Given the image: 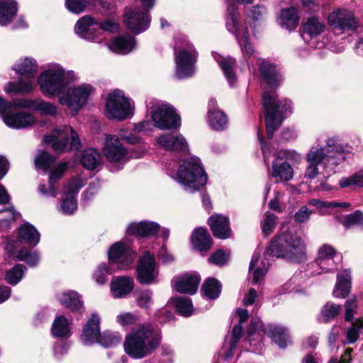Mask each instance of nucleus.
I'll list each match as a JSON object with an SVG mask.
<instances>
[{
  "label": "nucleus",
  "mask_w": 363,
  "mask_h": 363,
  "mask_svg": "<svg viewBox=\"0 0 363 363\" xmlns=\"http://www.w3.org/2000/svg\"><path fill=\"white\" fill-rule=\"evenodd\" d=\"M351 277L348 270H344L337 276V282L333 294L335 297L345 298L350 291Z\"/></svg>",
  "instance_id": "nucleus-33"
},
{
  "label": "nucleus",
  "mask_w": 363,
  "mask_h": 363,
  "mask_svg": "<svg viewBox=\"0 0 363 363\" xmlns=\"http://www.w3.org/2000/svg\"><path fill=\"white\" fill-rule=\"evenodd\" d=\"M122 340V337L118 333L104 332L100 335L99 343L104 347H113Z\"/></svg>",
  "instance_id": "nucleus-50"
},
{
  "label": "nucleus",
  "mask_w": 363,
  "mask_h": 363,
  "mask_svg": "<svg viewBox=\"0 0 363 363\" xmlns=\"http://www.w3.org/2000/svg\"><path fill=\"white\" fill-rule=\"evenodd\" d=\"M242 324H238L234 326L233 330L232 338L229 344V352L225 354V357L226 359L230 358L233 354V350L235 349L237 343L242 335Z\"/></svg>",
  "instance_id": "nucleus-53"
},
{
  "label": "nucleus",
  "mask_w": 363,
  "mask_h": 363,
  "mask_svg": "<svg viewBox=\"0 0 363 363\" xmlns=\"http://www.w3.org/2000/svg\"><path fill=\"white\" fill-rule=\"evenodd\" d=\"M17 259L26 261L28 265L34 267L39 261V255L37 252H31L26 249H22L18 252Z\"/></svg>",
  "instance_id": "nucleus-52"
},
{
  "label": "nucleus",
  "mask_w": 363,
  "mask_h": 363,
  "mask_svg": "<svg viewBox=\"0 0 363 363\" xmlns=\"http://www.w3.org/2000/svg\"><path fill=\"white\" fill-rule=\"evenodd\" d=\"M67 168L66 162L60 163L53 170L51 171L49 177L50 182L54 184L57 182L62 177L65 171Z\"/></svg>",
  "instance_id": "nucleus-62"
},
{
  "label": "nucleus",
  "mask_w": 363,
  "mask_h": 363,
  "mask_svg": "<svg viewBox=\"0 0 363 363\" xmlns=\"http://www.w3.org/2000/svg\"><path fill=\"white\" fill-rule=\"evenodd\" d=\"M328 24L339 30H353L357 23L352 12L346 9H337L328 16Z\"/></svg>",
  "instance_id": "nucleus-18"
},
{
  "label": "nucleus",
  "mask_w": 363,
  "mask_h": 363,
  "mask_svg": "<svg viewBox=\"0 0 363 363\" xmlns=\"http://www.w3.org/2000/svg\"><path fill=\"white\" fill-rule=\"evenodd\" d=\"M346 146L338 143L335 138H329L325 145H320L318 140L315 144L311 147L306 155L307 166L305 177L315 179L319 174H323L329 177L335 172V169L344 160Z\"/></svg>",
  "instance_id": "nucleus-1"
},
{
  "label": "nucleus",
  "mask_w": 363,
  "mask_h": 363,
  "mask_svg": "<svg viewBox=\"0 0 363 363\" xmlns=\"http://www.w3.org/2000/svg\"><path fill=\"white\" fill-rule=\"evenodd\" d=\"M264 333L270 337L281 347H285L289 341L286 328L277 325H269L264 329Z\"/></svg>",
  "instance_id": "nucleus-34"
},
{
  "label": "nucleus",
  "mask_w": 363,
  "mask_h": 363,
  "mask_svg": "<svg viewBox=\"0 0 363 363\" xmlns=\"http://www.w3.org/2000/svg\"><path fill=\"white\" fill-rule=\"evenodd\" d=\"M267 13V9L264 6H257L252 7L247 13L248 18L256 21L262 19Z\"/></svg>",
  "instance_id": "nucleus-64"
},
{
  "label": "nucleus",
  "mask_w": 363,
  "mask_h": 363,
  "mask_svg": "<svg viewBox=\"0 0 363 363\" xmlns=\"http://www.w3.org/2000/svg\"><path fill=\"white\" fill-rule=\"evenodd\" d=\"M162 335L159 330L150 325H142L133 328L126 335L125 352L131 357L143 358L151 354L160 345Z\"/></svg>",
  "instance_id": "nucleus-2"
},
{
  "label": "nucleus",
  "mask_w": 363,
  "mask_h": 363,
  "mask_svg": "<svg viewBox=\"0 0 363 363\" xmlns=\"http://www.w3.org/2000/svg\"><path fill=\"white\" fill-rule=\"evenodd\" d=\"M259 69L263 79L270 87H277L279 85L282 77L274 65L267 62H262Z\"/></svg>",
  "instance_id": "nucleus-30"
},
{
  "label": "nucleus",
  "mask_w": 363,
  "mask_h": 363,
  "mask_svg": "<svg viewBox=\"0 0 363 363\" xmlns=\"http://www.w3.org/2000/svg\"><path fill=\"white\" fill-rule=\"evenodd\" d=\"M336 254L335 249L329 245H323L318 252L315 264L322 269L316 274L321 272H328L335 267L334 257Z\"/></svg>",
  "instance_id": "nucleus-25"
},
{
  "label": "nucleus",
  "mask_w": 363,
  "mask_h": 363,
  "mask_svg": "<svg viewBox=\"0 0 363 363\" xmlns=\"http://www.w3.org/2000/svg\"><path fill=\"white\" fill-rule=\"evenodd\" d=\"M157 275L154 256L146 252L137 267V279L141 284H150L155 281Z\"/></svg>",
  "instance_id": "nucleus-16"
},
{
  "label": "nucleus",
  "mask_w": 363,
  "mask_h": 363,
  "mask_svg": "<svg viewBox=\"0 0 363 363\" xmlns=\"http://www.w3.org/2000/svg\"><path fill=\"white\" fill-rule=\"evenodd\" d=\"M116 322L122 326H128L135 324L139 321V317L132 313H121L116 318Z\"/></svg>",
  "instance_id": "nucleus-56"
},
{
  "label": "nucleus",
  "mask_w": 363,
  "mask_h": 363,
  "mask_svg": "<svg viewBox=\"0 0 363 363\" xmlns=\"http://www.w3.org/2000/svg\"><path fill=\"white\" fill-rule=\"evenodd\" d=\"M341 311V306L332 302H328L323 306L319 318L322 322H330L334 320L340 314Z\"/></svg>",
  "instance_id": "nucleus-43"
},
{
  "label": "nucleus",
  "mask_w": 363,
  "mask_h": 363,
  "mask_svg": "<svg viewBox=\"0 0 363 363\" xmlns=\"http://www.w3.org/2000/svg\"><path fill=\"white\" fill-rule=\"evenodd\" d=\"M196 52L194 46L186 43L183 48L175 50L176 75L178 78H186L193 75L195 71Z\"/></svg>",
  "instance_id": "nucleus-10"
},
{
  "label": "nucleus",
  "mask_w": 363,
  "mask_h": 363,
  "mask_svg": "<svg viewBox=\"0 0 363 363\" xmlns=\"http://www.w3.org/2000/svg\"><path fill=\"white\" fill-rule=\"evenodd\" d=\"M76 79L74 72H66L60 65L54 64L41 73L38 82L41 92L51 97L60 95Z\"/></svg>",
  "instance_id": "nucleus-4"
},
{
  "label": "nucleus",
  "mask_w": 363,
  "mask_h": 363,
  "mask_svg": "<svg viewBox=\"0 0 363 363\" xmlns=\"http://www.w3.org/2000/svg\"><path fill=\"white\" fill-rule=\"evenodd\" d=\"M109 264H116L121 269H127L135 258V253L121 242L114 243L108 251Z\"/></svg>",
  "instance_id": "nucleus-14"
},
{
  "label": "nucleus",
  "mask_w": 363,
  "mask_h": 363,
  "mask_svg": "<svg viewBox=\"0 0 363 363\" xmlns=\"http://www.w3.org/2000/svg\"><path fill=\"white\" fill-rule=\"evenodd\" d=\"M40 235L35 228L28 223L23 224L18 228V239L31 246H35L40 241Z\"/></svg>",
  "instance_id": "nucleus-35"
},
{
  "label": "nucleus",
  "mask_w": 363,
  "mask_h": 363,
  "mask_svg": "<svg viewBox=\"0 0 363 363\" xmlns=\"http://www.w3.org/2000/svg\"><path fill=\"white\" fill-rule=\"evenodd\" d=\"M152 301V291L151 290H145L140 291L136 298L137 304L142 308L147 309Z\"/></svg>",
  "instance_id": "nucleus-57"
},
{
  "label": "nucleus",
  "mask_w": 363,
  "mask_h": 363,
  "mask_svg": "<svg viewBox=\"0 0 363 363\" xmlns=\"http://www.w3.org/2000/svg\"><path fill=\"white\" fill-rule=\"evenodd\" d=\"M345 320L352 321L354 318V315L357 310V303L356 297L354 296L347 299L345 303Z\"/></svg>",
  "instance_id": "nucleus-60"
},
{
  "label": "nucleus",
  "mask_w": 363,
  "mask_h": 363,
  "mask_svg": "<svg viewBox=\"0 0 363 363\" xmlns=\"http://www.w3.org/2000/svg\"><path fill=\"white\" fill-rule=\"evenodd\" d=\"M134 288V281L130 277H116L111 282V290L115 298H121L129 294Z\"/></svg>",
  "instance_id": "nucleus-27"
},
{
  "label": "nucleus",
  "mask_w": 363,
  "mask_h": 363,
  "mask_svg": "<svg viewBox=\"0 0 363 363\" xmlns=\"http://www.w3.org/2000/svg\"><path fill=\"white\" fill-rule=\"evenodd\" d=\"M105 113L108 118L123 121L133 114V106L121 91L115 90L108 94Z\"/></svg>",
  "instance_id": "nucleus-9"
},
{
  "label": "nucleus",
  "mask_w": 363,
  "mask_h": 363,
  "mask_svg": "<svg viewBox=\"0 0 363 363\" xmlns=\"http://www.w3.org/2000/svg\"><path fill=\"white\" fill-rule=\"evenodd\" d=\"M264 109L267 135L269 139L273 136L274 131L281 125L284 113L291 107V101L277 100L275 91H265L262 96Z\"/></svg>",
  "instance_id": "nucleus-6"
},
{
  "label": "nucleus",
  "mask_w": 363,
  "mask_h": 363,
  "mask_svg": "<svg viewBox=\"0 0 363 363\" xmlns=\"http://www.w3.org/2000/svg\"><path fill=\"white\" fill-rule=\"evenodd\" d=\"M100 318L96 313H92L84 326L81 339L84 345H90L99 342L100 337Z\"/></svg>",
  "instance_id": "nucleus-21"
},
{
  "label": "nucleus",
  "mask_w": 363,
  "mask_h": 363,
  "mask_svg": "<svg viewBox=\"0 0 363 363\" xmlns=\"http://www.w3.org/2000/svg\"><path fill=\"white\" fill-rule=\"evenodd\" d=\"M174 178L189 192L199 190L207 182V175L201 166L199 160L196 158L180 164Z\"/></svg>",
  "instance_id": "nucleus-7"
},
{
  "label": "nucleus",
  "mask_w": 363,
  "mask_h": 363,
  "mask_svg": "<svg viewBox=\"0 0 363 363\" xmlns=\"http://www.w3.org/2000/svg\"><path fill=\"white\" fill-rule=\"evenodd\" d=\"M300 16L294 7L282 9L280 15V24L288 30L295 29L299 23Z\"/></svg>",
  "instance_id": "nucleus-38"
},
{
  "label": "nucleus",
  "mask_w": 363,
  "mask_h": 363,
  "mask_svg": "<svg viewBox=\"0 0 363 363\" xmlns=\"http://www.w3.org/2000/svg\"><path fill=\"white\" fill-rule=\"evenodd\" d=\"M157 145L169 151L186 153L188 152V143L181 134H162L157 139Z\"/></svg>",
  "instance_id": "nucleus-19"
},
{
  "label": "nucleus",
  "mask_w": 363,
  "mask_h": 363,
  "mask_svg": "<svg viewBox=\"0 0 363 363\" xmlns=\"http://www.w3.org/2000/svg\"><path fill=\"white\" fill-rule=\"evenodd\" d=\"M208 123L216 130L225 129L228 125V118L224 112L220 110L208 111Z\"/></svg>",
  "instance_id": "nucleus-41"
},
{
  "label": "nucleus",
  "mask_w": 363,
  "mask_h": 363,
  "mask_svg": "<svg viewBox=\"0 0 363 363\" xmlns=\"http://www.w3.org/2000/svg\"><path fill=\"white\" fill-rule=\"evenodd\" d=\"M113 270L105 263L100 264L93 274V277L99 284H104L107 281V276L113 273Z\"/></svg>",
  "instance_id": "nucleus-51"
},
{
  "label": "nucleus",
  "mask_w": 363,
  "mask_h": 363,
  "mask_svg": "<svg viewBox=\"0 0 363 363\" xmlns=\"http://www.w3.org/2000/svg\"><path fill=\"white\" fill-rule=\"evenodd\" d=\"M160 230V226L154 222L142 221L133 223L127 228V233L129 235H137L141 237H146L155 235Z\"/></svg>",
  "instance_id": "nucleus-31"
},
{
  "label": "nucleus",
  "mask_w": 363,
  "mask_h": 363,
  "mask_svg": "<svg viewBox=\"0 0 363 363\" xmlns=\"http://www.w3.org/2000/svg\"><path fill=\"white\" fill-rule=\"evenodd\" d=\"M94 91V89L92 86L83 84L72 89L69 88L67 94L61 96L59 101L62 105H66L69 108L77 112L86 104Z\"/></svg>",
  "instance_id": "nucleus-13"
},
{
  "label": "nucleus",
  "mask_w": 363,
  "mask_h": 363,
  "mask_svg": "<svg viewBox=\"0 0 363 363\" xmlns=\"http://www.w3.org/2000/svg\"><path fill=\"white\" fill-rule=\"evenodd\" d=\"M20 102L21 99L7 101L0 97V115L4 121L5 116H8L9 112L14 111L17 108H21L19 104Z\"/></svg>",
  "instance_id": "nucleus-54"
},
{
  "label": "nucleus",
  "mask_w": 363,
  "mask_h": 363,
  "mask_svg": "<svg viewBox=\"0 0 363 363\" xmlns=\"http://www.w3.org/2000/svg\"><path fill=\"white\" fill-rule=\"evenodd\" d=\"M154 125L160 130L176 129L181 125V118L175 109L167 104L157 105L151 113Z\"/></svg>",
  "instance_id": "nucleus-12"
},
{
  "label": "nucleus",
  "mask_w": 363,
  "mask_h": 363,
  "mask_svg": "<svg viewBox=\"0 0 363 363\" xmlns=\"http://www.w3.org/2000/svg\"><path fill=\"white\" fill-rule=\"evenodd\" d=\"M363 222V213L357 211L354 213L347 216L343 221V225L349 228L353 225L361 224Z\"/></svg>",
  "instance_id": "nucleus-63"
},
{
  "label": "nucleus",
  "mask_w": 363,
  "mask_h": 363,
  "mask_svg": "<svg viewBox=\"0 0 363 363\" xmlns=\"http://www.w3.org/2000/svg\"><path fill=\"white\" fill-rule=\"evenodd\" d=\"M135 46V38L129 35L116 37L108 44V48L110 50L123 55L131 52Z\"/></svg>",
  "instance_id": "nucleus-29"
},
{
  "label": "nucleus",
  "mask_w": 363,
  "mask_h": 363,
  "mask_svg": "<svg viewBox=\"0 0 363 363\" xmlns=\"http://www.w3.org/2000/svg\"><path fill=\"white\" fill-rule=\"evenodd\" d=\"M149 12L138 9L128 8L125 12V22L128 28L138 34L145 31L150 25Z\"/></svg>",
  "instance_id": "nucleus-15"
},
{
  "label": "nucleus",
  "mask_w": 363,
  "mask_h": 363,
  "mask_svg": "<svg viewBox=\"0 0 363 363\" xmlns=\"http://www.w3.org/2000/svg\"><path fill=\"white\" fill-rule=\"evenodd\" d=\"M55 161L56 158L48 152L39 151L35 157L34 162L36 169H40L46 172Z\"/></svg>",
  "instance_id": "nucleus-46"
},
{
  "label": "nucleus",
  "mask_w": 363,
  "mask_h": 363,
  "mask_svg": "<svg viewBox=\"0 0 363 363\" xmlns=\"http://www.w3.org/2000/svg\"><path fill=\"white\" fill-rule=\"evenodd\" d=\"M13 69L20 74L19 81L17 83H10L6 91L14 93L30 92L35 86L38 69L35 60L26 57L16 65Z\"/></svg>",
  "instance_id": "nucleus-8"
},
{
  "label": "nucleus",
  "mask_w": 363,
  "mask_h": 363,
  "mask_svg": "<svg viewBox=\"0 0 363 363\" xmlns=\"http://www.w3.org/2000/svg\"><path fill=\"white\" fill-rule=\"evenodd\" d=\"M191 242L193 245L199 251H208L212 245V240L203 228H198L194 230L191 235Z\"/></svg>",
  "instance_id": "nucleus-32"
},
{
  "label": "nucleus",
  "mask_w": 363,
  "mask_h": 363,
  "mask_svg": "<svg viewBox=\"0 0 363 363\" xmlns=\"http://www.w3.org/2000/svg\"><path fill=\"white\" fill-rule=\"evenodd\" d=\"M77 208V200L72 195H69L61 203V211L65 214L73 213Z\"/></svg>",
  "instance_id": "nucleus-61"
},
{
  "label": "nucleus",
  "mask_w": 363,
  "mask_h": 363,
  "mask_svg": "<svg viewBox=\"0 0 363 363\" xmlns=\"http://www.w3.org/2000/svg\"><path fill=\"white\" fill-rule=\"evenodd\" d=\"M272 175L274 177H279L281 181L287 182L293 178L294 170L287 162H282L279 164L273 162Z\"/></svg>",
  "instance_id": "nucleus-42"
},
{
  "label": "nucleus",
  "mask_w": 363,
  "mask_h": 363,
  "mask_svg": "<svg viewBox=\"0 0 363 363\" xmlns=\"http://www.w3.org/2000/svg\"><path fill=\"white\" fill-rule=\"evenodd\" d=\"M75 33L82 38L94 40L97 38V21L89 16L81 18L75 25Z\"/></svg>",
  "instance_id": "nucleus-24"
},
{
  "label": "nucleus",
  "mask_w": 363,
  "mask_h": 363,
  "mask_svg": "<svg viewBox=\"0 0 363 363\" xmlns=\"http://www.w3.org/2000/svg\"><path fill=\"white\" fill-rule=\"evenodd\" d=\"M277 217L270 213H267L265 214V218L264 221L262 223V230L264 235H269L274 230L276 225V220Z\"/></svg>",
  "instance_id": "nucleus-58"
},
{
  "label": "nucleus",
  "mask_w": 363,
  "mask_h": 363,
  "mask_svg": "<svg viewBox=\"0 0 363 363\" xmlns=\"http://www.w3.org/2000/svg\"><path fill=\"white\" fill-rule=\"evenodd\" d=\"M89 4V0H65L67 9L72 13L83 12Z\"/></svg>",
  "instance_id": "nucleus-55"
},
{
  "label": "nucleus",
  "mask_w": 363,
  "mask_h": 363,
  "mask_svg": "<svg viewBox=\"0 0 363 363\" xmlns=\"http://www.w3.org/2000/svg\"><path fill=\"white\" fill-rule=\"evenodd\" d=\"M103 152L111 162H123L128 155V151L119 141L118 136L114 135L106 136Z\"/></svg>",
  "instance_id": "nucleus-17"
},
{
  "label": "nucleus",
  "mask_w": 363,
  "mask_h": 363,
  "mask_svg": "<svg viewBox=\"0 0 363 363\" xmlns=\"http://www.w3.org/2000/svg\"><path fill=\"white\" fill-rule=\"evenodd\" d=\"M101 155L98 150L89 148L83 152L81 163L87 169H94L100 163Z\"/></svg>",
  "instance_id": "nucleus-40"
},
{
  "label": "nucleus",
  "mask_w": 363,
  "mask_h": 363,
  "mask_svg": "<svg viewBox=\"0 0 363 363\" xmlns=\"http://www.w3.org/2000/svg\"><path fill=\"white\" fill-rule=\"evenodd\" d=\"M361 329H363V319L357 320L352 327L348 329L346 337L349 343H354L357 341L359 337V331Z\"/></svg>",
  "instance_id": "nucleus-59"
},
{
  "label": "nucleus",
  "mask_w": 363,
  "mask_h": 363,
  "mask_svg": "<svg viewBox=\"0 0 363 363\" xmlns=\"http://www.w3.org/2000/svg\"><path fill=\"white\" fill-rule=\"evenodd\" d=\"M17 13V3L14 0H0V25L7 26Z\"/></svg>",
  "instance_id": "nucleus-36"
},
{
  "label": "nucleus",
  "mask_w": 363,
  "mask_h": 363,
  "mask_svg": "<svg viewBox=\"0 0 363 363\" xmlns=\"http://www.w3.org/2000/svg\"><path fill=\"white\" fill-rule=\"evenodd\" d=\"M339 184L342 188L363 186V168L349 177H343Z\"/></svg>",
  "instance_id": "nucleus-48"
},
{
  "label": "nucleus",
  "mask_w": 363,
  "mask_h": 363,
  "mask_svg": "<svg viewBox=\"0 0 363 363\" xmlns=\"http://www.w3.org/2000/svg\"><path fill=\"white\" fill-rule=\"evenodd\" d=\"M27 269L23 264H16L9 270L5 276V280L11 285H16L23 278Z\"/></svg>",
  "instance_id": "nucleus-47"
},
{
  "label": "nucleus",
  "mask_w": 363,
  "mask_h": 363,
  "mask_svg": "<svg viewBox=\"0 0 363 363\" xmlns=\"http://www.w3.org/2000/svg\"><path fill=\"white\" fill-rule=\"evenodd\" d=\"M208 225L215 237L220 239H225L230 237V229L228 218L220 214L213 215L208 219Z\"/></svg>",
  "instance_id": "nucleus-28"
},
{
  "label": "nucleus",
  "mask_w": 363,
  "mask_h": 363,
  "mask_svg": "<svg viewBox=\"0 0 363 363\" xmlns=\"http://www.w3.org/2000/svg\"><path fill=\"white\" fill-rule=\"evenodd\" d=\"M52 333L55 337H68L69 335V328L67 319L62 315L56 318L52 323Z\"/></svg>",
  "instance_id": "nucleus-44"
},
{
  "label": "nucleus",
  "mask_w": 363,
  "mask_h": 363,
  "mask_svg": "<svg viewBox=\"0 0 363 363\" xmlns=\"http://www.w3.org/2000/svg\"><path fill=\"white\" fill-rule=\"evenodd\" d=\"M233 0H226L228 4V18L226 26L228 30L234 33L241 48L242 52L248 57L254 54V48L250 40V32L245 21L240 19L239 13L237 12ZM240 4H251L252 0H235Z\"/></svg>",
  "instance_id": "nucleus-5"
},
{
  "label": "nucleus",
  "mask_w": 363,
  "mask_h": 363,
  "mask_svg": "<svg viewBox=\"0 0 363 363\" xmlns=\"http://www.w3.org/2000/svg\"><path fill=\"white\" fill-rule=\"evenodd\" d=\"M201 289L208 298L216 299L220 294L221 286L216 279L209 278L205 281Z\"/></svg>",
  "instance_id": "nucleus-45"
},
{
  "label": "nucleus",
  "mask_w": 363,
  "mask_h": 363,
  "mask_svg": "<svg viewBox=\"0 0 363 363\" xmlns=\"http://www.w3.org/2000/svg\"><path fill=\"white\" fill-rule=\"evenodd\" d=\"M306 244L295 231L283 228L268 246L265 255L299 262L305 257Z\"/></svg>",
  "instance_id": "nucleus-3"
},
{
  "label": "nucleus",
  "mask_w": 363,
  "mask_h": 363,
  "mask_svg": "<svg viewBox=\"0 0 363 363\" xmlns=\"http://www.w3.org/2000/svg\"><path fill=\"white\" fill-rule=\"evenodd\" d=\"M20 107L28 108L40 112L43 115L55 116L57 114V108L55 105L50 102L45 101L43 99H21Z\"/></svg>",
  "instance_id": "nucleus-26"
},
{
  "label": "nucleus",
  "mask_w": 363,
  "mask_h": 363,
  "mask_svg": "<svg viewBox=\"0 0 363 363\" xmlns=\"http://www.w3.org/2000/svg\"><path fill=\"white\" fill-rule=\"evenodd\" d=\"M174 303L177 311L182 315L189 316L191 315L193 305L189 298H175L174 299Z\"/></svg>",
  "instance_id": "nucleus-49"
},
{
  "label": "nucleus",
  "mask_w": 363,
  "mask_h": 363,
  "mask_svg": "<svg viewBox=\"0 0 363 363\" xmlns=\"http://www.w3.org/2000/svg\"><path fill=\"white\" fill-rule=\"evenodd\" d=\"M200 276L196 273H186L176 277L173 282L175 289L182 294H194L198 289Z\"/></svg>",
  "instance_id": "nucleus-20"
},
{
  "label": "nucleus",
  "mask_w": 363,
  "mask_h": 363,
  "mask_svg": "<svg viewBox=\"0 0 363 363\" xmlns=\"http://www.w3.org/2000/svg\"><path fill=\"white\" fill-rule=\"evenodd\" d=\"M4 122L9 128L21 129L33 125L35 122V118L30 113L24 111L15 113L11 111L8 116H5Z\"/></svg>",
  "instance_id": "nucleus-23"
},
{
  "label": "nucleus",
  "mask_w": 363,
  "mask_h": 363,
  "mask_svg": "<svg viewBox=\"0 0 363 363\" xmlns=\"http://www.w3.org/2000/svg\"><path fill=\"white\" fill-rule=\"evenodd\" d=\"M58 299L62 305L72 311H78L83 303L79 294L74 291L62 293L59 296Z\"/></svg>",
  "instance_id": "nucleus-39"
},
{
  "label": "nucleus",
  "mask_w": 363,
  "mask_h": 363,
  "mask_svg": "<svg viewBox=\"0 0 363 363\" xmlns=\"http://www.w3.org/2000/svg\"><path fill=\"white\" fill-rule=\"evenodd\" d=\"M325 24L318 17L308 18L306 22L303 25V39L307 42L311 47L315 48L313 39L319 36L325 30Z\"/></svg>",
  "instance_id": "nucleus-22"
},
{
  "label": "nucleus",
  "mask_w": 363,
  "mask_h": 363,
  "mask_svg": "<svg viewBox=\"0 0 363 363\" xmlns=\"http://www.w3.org/2000/svg\"><path fill=\"white\" fill-rule=\"evenodd\" d=\"M69 135L70 150H78L81 145L80 140L78 134L71 127L55 130L50 135L44 137L43 142L46 144H52L53 150L60 153L65 150Z\"/></svg>",
  "instance_id": "nucleus-11"
},
{
  "label": "nucleus",
  "mask_w": 363,
  "mask_h": 363,
  "mask_svg": "<svg viewBox=\"0 0 363 363\" xmlns=\"http://www.w3.org/2000/svg\"><path fill=\"white\" fill-rule=\"evenodd\" d=\"M213 55L223 70L229 84L232 85L236 80L233 70L235 65V60L231 57H223L216 52H213Z\"/></svg>",
  "instance_id": "nucleus-37"
}]
</instances>
